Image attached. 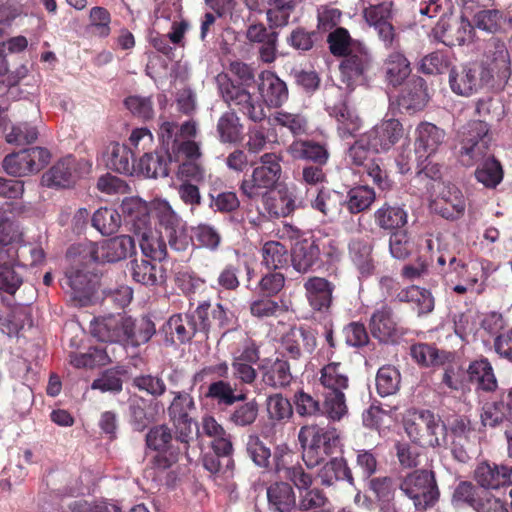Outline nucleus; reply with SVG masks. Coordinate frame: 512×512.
Masks as SVG:
<instances>
[{
	"mask_svg": "<svg viewBox=\"0 0 512 512\" xmlns=\"http://www.w3.org/2000/svg\"><path fill=\"white\" fill-rule=\"evenodd\" d=\"M479 66L490 82L495 79L502 82L510 77V54L501 38L493 36L485 41Z\"/></svg>",
	"mask_w": 512,
	"mask_h": 512,
	"instance_id": "obj_8",
	"label": "nucleus"
},
{
	"mask_svg": "<svg viewBox=\"0 0 512 512\" xmlns=\"http://www.w3.org/2000/svg\"><path fill=\"white\" fill-rule=\"evenodd\" d=\"M318 478L324 486H331L337 481H347L354 484L352 472L343 458H333L318 472Z\"/></svg>",
	"mask_w": 512,
	"mask_h": 512,
	"instance_id": "obj_35",
	"label": "nucleus"
},
{
	"mask_svg": "<svg viewBox=\"0 0 512 512\" xmlns=\"http://www.w3.org/2000/svg\"><path fill=\"white\" fill-rule=\"evenodd\" d=\"M259 412V405L256 400L248 401L236 406L228 416V422L236 427H247L252 425Z\"/></svg>",
	"mask_w": 512,
	"mask_h": 512,
	"instance_id": "obj_53",
	"label": "nucleus"
},
{
	"mask_svg": "<svg viewBox=\"0 0 512 512\" xmlns=\"http://www.w3.org/2000/svg\"><path fill=\"white\" fill-rule=\"evenodd\" d=\"M216 131L221 143H236L241 139L242 125L233 111L225 112L218 120Z\"/></svg>",
	"mask_w": 512,
	"mask_h": 512,
	"instance_id": "obj_44",
	"label": "nucleus"
},
{
	"mask_svg": "<svg viewBox=\"0 0 512 512\" xmlns=\"http://www.w3.org/2000/svg\"><path fill=\"white\" fill-rule=\"evenodd\" d=\"M416 133V143L418 147L427 152L428 156L438 150L439 146L444 143L446 137V133L443 129L428 122L419 124Z\"/></svg>",
	"mask_w": 512,
	"mask_h": 512,
	"instance_id": "obj_36",
	"label": "nucleus"
},
{
	"mask_svg": "<svg viewBox=\"0 0 512 512\" xmlns=\"http://www.w3.org/2000/svg\"><path fill=\"white\" fill-rule=\"evenodd\" d=\"M281 161L282 156L274 152L261 155L258 162L253 164L250 178L241 182L242 194L251 200L264 199L281 177Z\"/></svg>",
	"mask_w": 512,
	"mask_h": 512,
	"instance_id": "obj_4",
	"label": "nucleus"
},
{
	"mask_svg": "<svg viewBox=\"0 0 512 512\" xmlns=\"http://www.w3.org/2000/svg\"><path fill=\"white\" fill-rule=\"evenodd\" d=\"M196 324L193 322L190 312L185 315H173L166 322L163 330L167 334L176 333L177 338L180 342L184 343L189 341L196 332Z\"/></svg>",
	"mask_w": 512,
	"mask_h": 512,
	"instance_id": "obj_47",
	"label": "nucleus"
},
{
	"mask_svg": "<svg viewBox=\"0 0 512 512\" xmlns=\"http://www.w3.org/2000/svg\"><path fill=\"white\" fill-rule=\"evenodd\" d=\"M397 486L400 492L412 501L417 510L433 506L439 498L435 474L429 470H414L399 477Z\"/></svg>",
	"mask_w": 512,
	"mask_h": 512,
	"instance_id": "obj_5",
	"label": "nucleus"
},
{
	"mask_svg": "<svg viewBox=\"0 0 512 512\" xmlns=\"http://www.w3.org/2000/svg\"><path fill=\"white\" fill-rule=\"evenodd\" d=\"M473 26L465 19L441 17L433 29L435 37L447 46L462 45L470 39Z\"/></svg>",
	"mask_w": 512,
	"mask_h": 512,
	"instance_id": "obj_15",
	"label": "nucleus"
},
{
	"mask_svg": "<svg viewBox=\"0 0 512 512\" xmlns=\"http://www.w3.org/2000/svg\"><path fill=\"white\" fill-rule=\"evenodd\" d=\"M132 386L140 392L154 398L161 397L166 392L164 379L159 375L140 374L132 379Z\"/></svg>",
	"mask_w": 512,
	"mask_h": 512,
	"instance_id": "obj_54",
	"label": "nucleus"
},
{
	"mask_svg": "<svg viewBox=\"0 0 512 512\" xmlns=\"http://www.w3.org/2000/svg\"><path fill=\"white\" fill-rule=\"evenodd\" d=\"M193 137H181L179 140H175V144L171 146L169 153V161L172 162L173 158L175 162L183 160H196L201 156L199 145L191 140Z\"/></svg>",
	"mask_w": 512,
	"mask_h": 512,
	"instance_id": "obj_52",
	"label": "nucleus"
},
{
	"mask_svg": "<svg viewBox=\"0 0 512 512\" xmlns=\"http://www.w3.org/2000/svg\"><path fill=\"white\" fill-rule=\"evenodd\" d=\"M327 42L330 52L339 57L346 56L356 45H361V43L353 41L348 30L343 27H338L332 31L327 37Z\"/></svg>",
	"mask_w": 512,
	"mask_h": 512,
	"instance_id": "obj_51",
	"label": "nucleus"
},
{
	"mask_svg": "<svg viewBox=\"0 0 512 512\" xmlns=\"http://www.w3.org/2000/svg\"><path fill=\"white\" fill-rule=\"evenodd\" d=\"M128 270L132 279L146 286H153L164 281L162 267L144 258L129 262Z\"/></svg>",
	"mask_w": 512,
	"mask_h": 512,
	"instance_id": "obj_27",
	"label": "nucleus"
},
{
	"mask_svg": "<svg viewBox=\"0 0 512 512\" xmlns=\"http://www.w3.org/2000/svg\"><path fill=\"white\" fill-rule=\"evenodd\" d=\"M135 253V241L131 236L120 235L100 243H89L81 251L82 258L89 257L94 262L114 263Z\"/></svg>",
	"mask_w": 512,
	"mask_h": 512,
	"instance_id": "obj_9",
	"label": "nucleus"
},
{
	"mask_svg": "<svg viewBox=\"0 0 512 512\" xmlns=\"http://www.w3.org/2000/svg\"><path fill=\"white\" fill-rule=\"evenodd\" d=\"M154 323L147 317L132 321V331L128 335L127 345L133 347L147 343L155 334Z\"/></svg>",
	"mask_w": 512,
	"mask_h": 512,
	"instance_id": "obj_60",
	"label": "nucleus"
},
{
	"mask_svg": "<svg viewBox=\"0 0 512 512\" xmlns=\"http://www.w3.org/2000/svg\"><path fill=\"white\" fill-rule=\"evenodd\" d=\"M283 347L291 358L298 359L313 352L316 347V335L309 328H292L283 338Z\"/></svg>",
	"mask_w": 512,
	"mask_h": 512,
	"instance_id": "obj_19",
	"label": "nucleus"
},
{
	"mask_svg": "<svg viewBox=\"0 0 512 512\" xmlns=\"http://www.w3.org/2000/svg\"><path fill=\"white\" fill-rule=\"evenodd\" d=\"M467 374L472 383L485 391H493L497 387V381L493 368L487 359H480L472 362Z\"/></svg>",
	"mask_w": 512,
	"mask_h": 512,
	"instance_id": "obj_38",
	"label": "nucleus"
},
{
	"mask_svg": "<svg viewBox=\"0 0 512 512\" xmlns=\"http://www.w3.org/2000/svg\"><path fill=\"white\" fill-rule=\"evenodd\" d=\"M94 278L95 276L90 272L72 267L67 271L62 287H69L71 298L77 301L79 305L85 306L94 293Z\"/></svg>",
	"mask_w": 512,
	"mask_h": 512,
	"instance_id": "obj_18",
	"label": "nucleus"
},
{
	"mask_svg": "<svg viewBox=\"0 0 512 512\" xmlns=\"http://www.w3.org/2000/svg\"><path fill=\"white\" fill-rule=\"evenodd\" d=\"M372 67V57L364 45H356L350 53L344 56L340 63L341 81L346 89L352 91L357 83L363 81Z\"/></svg>",
	"mask_w": 512,
	"mask_h": 512,
	"instance_id": "obj_11",
	"label": "nucleus"
},
{
	"mask_svg": "<svg viewBox=\"0 0 512 512\" xmlns=\"http://www.w3.org/2000/svg\"><path fill=\"white\" fill-rule=\"evenodd\" d=\"M305 297L316 312H328L333 301L335 285L323 277H309L304 282Z\"/></svg>",
	"mask_w": 512,
	"mask_h": 512,
	"instance_id": "obj_16",
	"label": "nucleus"
},
{
	"mask_svg": "<svg viewBox=\"0 0 512 512\" xmlns=\"http://www.w3.org/2000/svg\"><path fill=\"white\" fill-rule=\"evenodd\" d=\"M489 142V128L485 120L469 122L460 133V162L464 166L474 165L486 155Z\"/></svg>",
	"mask_w": 512,
	"mask_h": 512,
	"instance_id": "obj_7",
	"label": "nucleus"
},
{
	"mask_svg": "<svg viewBox=\"0 0 512 512\" xmlns=\"http://www.w3.org/2000/svg\"><path fill=\"white\" fill-rule=\"evenodd\" d=\"M376 195L368 186H357L349 190L347 195V209L351 213H360L368 209L375 201Z\"/></svg>",
	"mask_w": 512,
	"mask_h": 512,
	"instance_id": "obj_50",
	"label": "nucleus"
},
{
	"mask_svg": "<svg viewBox=\"0 0 512 512\" xmlns=\"http://www.w3.org/2000/svg\"><path fill=\"white\" fill-rule=\"evenodd\" d=\"M137 235L141 251L145 257L151 258L154 261H162L166 258L167 248L162 239L163 236H158L152 230H139Z\"/></svg>",
	"mask_w": 512,
	"mask_h": 512,
	"instance_id": "obj_43",
	"label": "nucleus"
},
{
	"mask_svg": "<svg viewBox=\"0 0 512 512\" xmlns=\"http://www.w3.org/2000/svg\"><path fill=\"white\" fill-rule=\"evenodd\" d=\"M169 163V153H146L140 158L137 168L149 178L166 177L169 174Z\"/></svg>",
	"mask_w": 512,
	"mask_h": 512,
	"instance_id": "obj_40",
	"label": "nucleus"
},
{
	"mask_svg": "<svg viewBox=\"0 0 512 512\" xmlns=\"http://www.w3.org/2000/svg\"><path fill=\"white\" fill-rule=\"evenodd\" d=\"M480 418L483 426L495 428L503 423H506V426L509 425L512 414L508 404L503 401H494L483 405Z\"/></svg>",
	"mask_w": 512,
	"mask_h": 512,
	"instance_id": "obj_42",
	"label": "nucleus"
},
{
	"mask_svg": "<svg viewBox=\"0 0 512 512\" xmlns=\"http://www.w3.org/2000/svg\"><path fill=\"white\" fill-rule=\"evenodd\" d=\"M402 135L403 127L397 119L384 120L365 134L369 147L375 152L388 151Z\"/></svg>",
	"mask_w": 512,
	"mask_h": 512,
	"instance_id": "obj_14",
	"label": "nucleus"
},
{
	"mask_svg": "<svg viewBox=\"0 0 512 512\" xmlns=\"http://www.w3.org/2000/svg\"><path fill=\"white\" fill-rule=\"evenodd\" d=\"M371 251V245L364 240H353L349 245L351 259L362 274L370 273L373 267Z\"/></svg>",
	"mask_w": 512,
	"mask_h": 512,
	"instance_id": "obj_58",
	"label": "nucleus"
},
{
	"mask_svg": "<svg viewBox=\"0 0 512 512\" xmlns=\"http://www.w3.org/2000/svg\"><path fill=\"white\" fill-rule=\"evenodd\" d=\"M269 508L275 512H295L297 502L294 490L286 482H275L267 488Z\"/></svg>",
	"mask_w": 512,
	"mask_h": 512,
	"instance_id": "obj_24",
	"label": "nucleus"
},
{
	"mask_svg": "<svg viewBox=\"0 0 512 512\" xmlns=\"http://www.w3.org/2000/svg\"><path fill=\"white\" fill-rule=\"evenodd\" d=\"M262 264L267 269H282L287 266L289 256L287 248L277 241L266 242L262 249Z\"/></svg>",
	"mask_w": 512,
	"mask_h": 512,
	"instance_id": "obj_48",
	"label": "nucleus"
},
{
	"mask_svg": "<svg viewBox=\"0 0 512 512\" xmlns=\"http://www.w3.org/2000/svg\"><path fill=\"white\" fill-rule=\"evenodd\" d=\"M197 126L193 121H186L181 126L175 122L163 121L159 127V137L167 151L175 144V140L181 137H195Z\"/></svg>",
	"mask_w": 512,
	"mask_h": 512,
	"instance_id": "obj_37",
	"label": "nucleus"
},
{
	"mask_svg": "<svg viewBox=\"0 0 512 512\" xmlns=\"http://www.w3.org/2000/svg\"><path fill=\"white\" fill-rule=\"evenodd\" d=\"M229 70L239 79L240 85L235 84L227 74H219L216 81L223 100L229 106L237 107L254 122L263 120L265 112L262 104L246 89L255 81L254 69L244 62L232 61Z\"/></svg>",
	"mask_w": 512,
	"mask_h": 512,
	"instance_id": "obj_1",
	"label": "nucleus"
},
{
	"mask_svg": "<svg viewBox=\"0 0 512 512\" xmlns=\"http://www.w3.org/2000/svg\"><path fill=\"white\" fill-rule=\"evenodd\" d=\"M13 232V224L0 213V266L17 262L19 255Z\"/></svg>",
	"mask_w": 512,
	"mask_h": 512,
	"instance_id": "obj_39",
	"label": "nucleus"
},
{
	"mask_svg": "<svg viewBox=\"0 0 512 512\" xmlns=\"http://www.w3.org/2000/svg\"><path fill=\"white\" fill-rule=\"evenodd\" d=\"M348 382L344 368L338 362L329 363L320 371V383L326 392H343L348 388Z\"/></svg>",
	"mask_w": 512,
	"mask_h": 512,
	"instance_id": "obj_41",
	"label": "nucleus"
},
{
	"mask_svg": "<svg viewBox=\"0 0 512 512\" xmlns=\"http://www.w3.org/2000/svg\"><path fill=\"white\" fill-rule=\"evenodd\" d=\"M50 152L43 147H32L5 156L2 162L5 172L14 177H24L39 172L50 161Z\"/></svg>",
	"mask_w": 512,
	"mask_h": 512,
	"instance_id": "obj_10",
	"label": "nucleus"
},
{
	"mask_svg": "<svg viewBox=\"0 0 512 512\" xmlns=\"http://www.w3.org/2000/svg\"><path fill=\"white\" fill-rule=\"evenodd\" d=\"M400 373L393 366H384L378 370L376 388L381 396H389L399 389Z\"/></svg>",
	"mask_w": 512,
	"mask_h": 512,
	"instance_id": "obj_57",
	"label": "nucleus"
},
{
	"mask_svg": "<svg viewBox=\"0 0 512 512\" xmlns=\"http://www.w3.org/2000/svg\"><path fill=\"white\" fill-rule=\"evenodd\" d=\"M321 411L333 421L341 420L347 414L344 392H325Z\"/></svg>",
	"mask_w": 512,
	"mask_h": 512,
	"instance_id": "obj_59",
	"label": "nucleus"
},
{
	"mask_svg": "<svg viewBox=\"0 0 512 512\" xmlns=\"http://www.w3.org/2000/svg\"><path fill=\"white\" fill-rule=\"evenodd\" d=\"M403 424L408 437L422 447L436 448L446 442V426L441 418L430 410H407Z\"/></svg>",
	"mask_w": 512,
	"mask_h": 512,
	"instance_id": "obj_2",
	"label": "nucleus"
},
{
	"mask_svg": "<svg viewBox=\"0 0 512 512\" xmlns=\"http://www.w3.org/2000/svg\"><path fill=\"white\" fill-rule=\"evenodd\" d=\"M262 382L272 388H285L292 381L290 365L287 360L277 358L271 363L260 366Z\"/></svg>",
	"mask_w": 512,
	"mask_h": 512,
	"instance_id": "obj_25",
	"label": "nucleus"
},
{
	"mask_svg": "<svg viewBox=\"0 0 512 512\" xmlns=\"http://www.w3.org/2000/svg\"><path fill=\"white\" fill-rule=\"evenodd\" d=\"M258 90L263 101L271 107H280L288 99L286 83L276 74L263 71L258 76Z\"/></svg>",
	"mask_w": 512,
	"mask_h": 512,
	"instance_id": "obj_20",
	"label": "nucleus"
},
{
	"mask_svg": "<svg viewBox=\"0 0 512 512\" xmlns=\"http://www.w3.org/2000/svg\"><path fill=\"white\" fill-rule=\"evenodd\" d=\"M485 493L471 482L462 481L454 489L452 503L457 507L468 506L477 511Z\"/></svg>",
	"mask_w": 512,
	"mask_h": 512,
	"instance_id": "obj_45",
	"label": "nucleus"
},
{
	"mask_svg": "<svg viewBox=\"0 0 512 512\" xmlns=\"http://www.w3.org/2000/svg\"><path fill=\"white\" fill-rule=\"evenodd\" d=\"M319 256L320 250L314 241L297 242L291 254L292 266L297 272L305 274L319 260Z\"/></svg>",
	"mask_w": 512,
	"mask_h": 512,
	"instance_id": "obj_29",
	"label": "nucleus"
},
{
	"mask_svg": "<svg viewBox=\"0 0 512 512\" xmlns=\"http://www.w3.org/2000/svg\"><path fill=\"white\" fill-rule=\"evenodd\" d=\"M490 83L477 63L454 67L449 73L451 90L461 96H470Z\"/></svg>",
	"mask_w": 512,
	"mask_h": 512,
	"instance_id": "obj_13",
	"label": "nucleus"
},
{
	"mask_svg": "<svg viewBox=\"0 0 512 512\" xmlns=\"http://www.w3.org/2000/svg\"><path fill=\"white\" fill-rule=\"evenodd\" d=\"M133 318L122 315H108L96 318L91 323V333L100 341L127 345L128 335L132 331Z\"/></svg>",
	"mask_w": 512,
	"mask_h": 512,
	"instance_id": "obj_12",
	"label": "nucleus"
},
{
	"mask_svg": "<svg viewBox=\"0 0 512 512\" xmlns=\"http://www.w3.org/2000/svg\"><path fill=\"white\" fill-rule=\"evenodd\" d=\"M92 225L103 235H111L121 225L120 214L112 208H100L92 217Z\"/></svg>",
	"mask_w": 512,
	"mask_h": 512,
	"instance_id": "obj_49",
	"label": "nucleus"
},
{
	"mask_svg": "<svg viewBox=\"0 0 512 512\" xmlns=\"http://www.w3.org/2000/svg\"><path fill=\"white\" fill-rule=\"evenodd\" d=\"M466 202L462 192L454 185L444 186L431 203V209L445 219L454 220L464 214Z\"/></svg>",
	"mask_w": 512,
	"mask_h": 512,
	"instance_id": "obj_17",
	"label": "nucleus"
},
{
	"mask_svg": "<svg viewBox=\"0 0 512 512\" xmlns=\"http://www.w3.org/2000/svg\"><path fill=\"white\" fill-rule=\"evenodd\" d=\"M385 73L389 84L401 85L411 73L410 64L401 53H392L385 62Z\"/></svg>",
	"mask_w": 512,
	"mask_h": 512,
	"instance_id": "obj_46",
	"label": "nucleus"
},
{
	"mask_svg": "<svg viewBox=\"0 0 512 512\" xmlns=\"http://www.w3.org/2000/svg\"><path fill=\"white\" fill-rule=\"evenodd\" d=\"M298 440L303 461L308 468H314L334 453L339 446L340 436L334 427L309 424L300 428Z\"/></svg>",
	"mask_w": 512,
	"mask_h": 512,
	"instance_id": "obj_3",
	"label": "nucleus"
},
{
	"mask_svg": "<svg viewBox=\"0 0 512 512\" xmlns=\"http://www.w3.org/2000/svg\"><path fill=\"white\" fill-rule=\"evenodd\" d=\"M408 214L398 205L383 204L374 212L376 225L386 231H400L407 224Z\"/></svg>",
	"mask_w": 512,
	"mask_h": 512,
	"instance_id": "obj_32",
	"label": "nucleus"
},
{
	"mask_svg": "<svg viewBox=\"0 0 512 512\" xmlns=\"http://www.w3.org/2000/svg\"><path fill=\"white\" fill-rule=\"evenodd\" d=\"M373 337L381 342L391 340L397 334V321L392 309L386 305L376 309L369 323Z\"/></svg>",
	"mask_w": 512,
	"mask_h": 512,
	"instance_id": "obj_23",
	"label": "nucleus"
},
{
	"mask_svg": "<svg viewBox=\"0 0 512 512\" xmlns=\"http://www.w3.org/2000/svg\"><path fill=\"white\" fill-rule=\"evenodd\" d=\"M173 395V400L168 407V414L171 421L191 418L189 413L195 409L193 397L185 391H176Z\"/></svg>",
	"mask_w": 512,
	"mask_h": 512,
	"instance_id": "obj_55",
	"label": "nucleus"
},
{
	"mask_svg": "<svg viewBox=\"0 0 512 512\" xmlns=\"http://www.w3.org/2000/svg\"><path fill=\"white\" fill-rule=\"evenodd\" d=\"M475 176L485 187H496L503 178L502 167L495 159H487L475 171Z\"/></svg>",
	"mask_w": 512,
	"mask_h": 512,
	"instance_id": "obj_61",
	"label": "nucleus"
},
{
	"mask_svg": "<svg viewBox=\"0 0 512 512\" xmlns=\"http://www.w3.org/2000/svg\"><path fill=\"white\" fill-rule=\"evenodd\" d=\"M23 282V276L17 264L0 266V291L13 295Z\"/></svg>",
	"mask_w": 512,
	"mask_h": 512,
	"instance_id": "obj_62",
	"label": "nucleus"
},
{
	"mask_svg": "<svg viewBox=\"0 0 512 512\" xmlns=\"http://www.w3.org/2000/svg\"><path fill=\"white\" fill-rule=\"evenodd\" d=\"M266 11L267 21L271 28L284 27L288 25L290 15L296 8L295 0L279 2L276 4H267Z\"/></svg>",
	"mask_w": 512,
	"mask_h": 512,
	"instance_id": "obj_56",
	"label": "nucleus"
},
{
	"mask_svg": "<svg viewBox=\"0 0 512 512\" xmlns=\"http://www.w3.org/2000/svg\"><path fill=\"white\" fill-rule=\"evenodd\" d=\"M511 470L504 465L480 462L474 470V479L482 488L498 489L510 482Z\"/></svg>",
	"mask_w": 512,
	"mask_h": 512,
	"instance_id": "obj_22",
	"label": "nucleus"
},
{
	"mask_svg": "<svg viewBox=\"0 0 512 512\" xmlns=\"http://www.w3.org/2000/svg\"><path fill=\"white\" fill-rule=\"evenodd\" d=\"M76 163L71 156L57 161L42 176V184L49 188H66L75 183Z\"/></svg>",
	"mask_w": 512,
	"mask_h": 512,
	"instance_id": "obj_21",
	"label": "nucleus"
},
{
	"mask_svg": "<svg viewBox=\"0 0 512 512\" xmlns=\"http://www.w3.org/2000/svg\"><path fill=\"white\" fill-rule=\"evenodd\" d=\"M289 155L296 160H308L318 165H324L329 158L325 146L310 140L293 141L287 148Z\"/></svg>",
	"mask_w": 512,
	"mask_h": 512,
	"instance_id": "obj_26",
	"label": "nucleus"
},
{
	"mask_svg": "<svg viewBox=\"0 0 512 512\" xmlns=\"http://www.w3.org/2000/svg\"><path fill=\"white\" fill-rule=\"evenodd\" d=\"M205 397L215 400L219 405L231 406L236 402L246 400L247 395L242 390L238 393L237 384L219 379L208 386Z\"/></svg>",
	"mask_w": 512,
	"mask_h": 512,
	"instance_id": "obj_33",
	"label": "nucleus"
},
{
	"mask_svg": "<svg viewBox=\"0 0 512 512\" xmlns=\"http://www.w3.org/2000/svg\"><path fill=\"white\" fill-rule=\"evenodd\" d=\"M172 433L167 425H157L146 435V445L155 451L166 452L171 448Z\"/></svg>",
	"mask_w": 512,
	"mask_h": 512,
	"instance_id": "obj_64",
	"label": "nucleus"
},
{
	"mask_svg": "<svg viewBox=\"0 0 512 512\" xmlns=\"http://www.w3.org/2000/svg\"><path fill=\"white\" fill-rule=\"evenodd\" d=\"M104 156L106 166L118 173L132 174L135 170L133 152L125 145L110 143Z\"/></svg>",
	"mask_w": 512,
	"mask_h": 512,
	"instance_id": "obj_31",
	"label": "nucleus"
},
{
	"mask_svg": "<svg viewBox=\"0 0 512 512\" xmlns=\"http://www.w3.org/2000/svg\"><path fill=\"white\" fill-rule=\"evenodd\" d=\"M428 102L425 81L418 77L412 79L402 92L399 105L408 112L422 110Z\"/></svg>",
	"mask_w": 512,
	"mask_h": 512,
	"instance_id": "obj_30",
	"label": "nucleus"
},
{
	"mask_svg": "<svg viewBox=\"0 0 512 512\" xmlns=\"http://www.w3.org/2000/svg\"><path fill=\"white\" fill-rule=\"evenodd\" d=\"M396 299L400 302L411 304L419 316L428 314L434 309V297L431 292L416 285L401 289L397 293Z\"/></svg>",
	"mask_w": 512,
	"mask_h": 512,
	"instance_id": "obj_28",
	"label": "nucleus"
},
{
	"mask_svg": "<svg viewBox=\"0 0 512 512\" xmlns=\"http://www.w3.org/2000/svg\"><path fill=\"white\" fill-rule=\"evenodd\" d=\"M502 13L499 10H480L473 17L474 27L487 33L496 34L501 30Z\"/></svg>",
	"mask_w": 512,
	"mask_h": 512,
	"instance_id": "obj_63",
	"label": "nucleus"
},
{
	"mask_svg": "<svg viewBox=\"0 0 512 512\" xmlns=\"http://www.w3.org/2000/svg\"><path fill=\"white\" fill-rule=\"evenodd\" d=\"M276 471L281 478L291 481L299 490V500L297 510L302 512H312L324 509L328 503V498L318 488L310 489L312 477L305 473L301 466H286L278 462Z\"/></svg>",
	"mask_w": 512,
	"mask_h": 512,
	"instance_id": "obj_6",
	"label": "nucleus"
},
{
	"mask_svg": "<svg viewBox=\"0 0 512 512\" xmlns=\"http://www.w3.org/2000/svg\"><path fill=\"white\" fill-rule=\"evenodd\" d=\"M338 123V132L342 138L353 136L362 126V120L356 111L345 102L333 106L330 110Z\"/></svg>",
	"mask_w": 512,
	"mask_h": 512,
	"instance_id": "obj_34",
	"label": "nucleus"
}]
</instances>
